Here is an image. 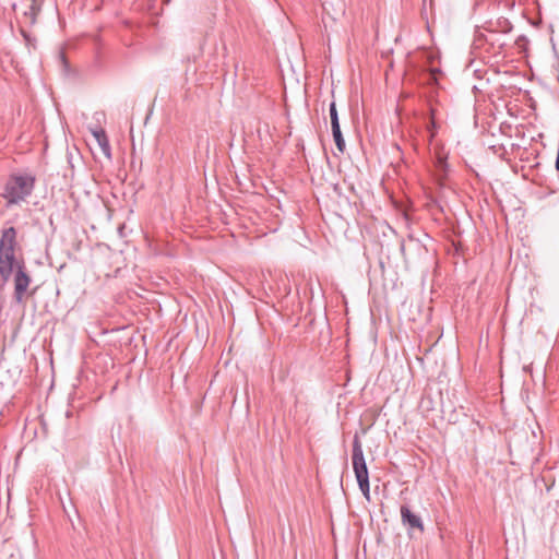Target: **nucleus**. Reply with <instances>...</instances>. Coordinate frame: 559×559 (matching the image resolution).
Here are the masks:
<instances>
[{
  "instance_id": "obj_6",
  "label": "nucleus",
  "mask_w": 559,
  "mask_h": 559,
  "mask_svg": "<svg viewBox=\"0 0 559 559\" xmlns=\"http://www.w3.org/2000/svg\"><path fill=\"white\" fill-rule=\"evenodd\" d=\"M92 134L105 156L110 157V144L105 130L102 128L92 130Z\"/></svg>"
},
{
  "instance_id": "obj_7",
  "label": "nucleus",
  "mask_w": 559,
  "mask_h": 559,
  "mask_svg": "<svg viewBox=\"0 0 559 559\" xmlns=\"http://www.w3.org/2000/svg\"><path fill=\"white\" fill-rule=\"evenodd\" d=\"M332 134L337 150L343 153L345 150V140L342 135L341 127L332 128Z\"/></svg>"
},
{
  "instance_id": "obj_8",
  "label": "nucleus",
  "mask_w": 559,
  "mask_h": 559,
  "mask_svg": "<svg viewBox=\"0 0 559 559\" xmlns=\"http://www.w3.org/2000/svg\"><path fill=\"white\" fill-rule=\"evenodd\" d=\"M330 118H331V127L332 128L340 127L338 115H337L335 102H332L330 104Z\"/></svg>"
},
{
  "instance_id": "obj_2",
  "label": "nucleus",
  "mask_w": 559,
  "mask_h": 559,
  "mask_svg": "<svg viewBox=\"0 0 559 559\" xmlns=\"http://www.w3.org/2000/svg\"><path fill=\"white\" fill-rule=\"evenodd\" d=\"M17 231L11 226L3 228L0 235V276L2 280L8 281L14 270L20 265H24V259L17 255L20 250L17 243Z\"/></svg>"
},
{
  "instance_id": "obj_4",
  "label": "nucleus",
  "mask_w": 559,
  "mask_h": 559,
  "mask_svg": "<svg viewBox=\"0 0 559 559\" xmlns=\"http://www.w3.org/2000/svg\"><path fill=\"white\" fill-rule=\"evenodd\" d=\"M14 299L17 302H22L25 298V294L31 284V277L26 272L25 264L20 265L19 269L14 270Z\"/></svg>"
},
{
  "instance_id": "obj_1",
  "label": "nucleus",
  "mask_w": 559,
  "mask_h": 559,
  "mask_svg": "<svg viewBox=\"0 0 559 559\" xmlns=\"http://www.w3.org/2000/svg\"><path fill=\"white\" fill-rule=\"evenodd\" d=\"M36 177L31 173L11 174L3 183L1 197L5 200V207L19 206L33 194Z\"/></svg>"
},
{
  "instance_id": "obj_5",
  "label": "nucleus",
  "mask_w": 559,
  "mask_h": 559,
  "mask_svg": "<svg viewBox=\"0 0 559 559\" xmlns=\"http://www.w3.org/2000/svg\"><path fill=\"white\" fill-rule=\"evenodd\" d=\"M401 518L403 524L407 525L409 528H417L420 532L424 531L421 519L414 514L407 506L401 507Z\"/></svg>"
},
{
  "instance_id": "obj_3",
  "label": "nucleus",
  "mask_w": 559,
  "mask_h": 559,
  "mask_svg": "<svg viewBox=\"0 0 559 559\" xmlns=\"http://www.w3.org/2000/svg\"><path fill=\"white\" fill-rule=\"evenodd\" d=\"M353 469L359 486V489L364 493V496L369 500L370 498V485H369V474L367 464L364 456L362 445L359 437L356 435L353 440Z\"/></svg>"
}]
</instances>
